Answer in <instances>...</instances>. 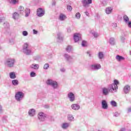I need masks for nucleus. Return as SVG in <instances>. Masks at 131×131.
Here are the masks:
<instances>
[{"label": "nucleus", "mask_w": 131, "mask_h": 131, "mask_svg": "<svg viewBox=\"0 0 131 131\" xmlns=\"http://www.w3.org/2000/svg\"><path fill=\"white\" fill-rule=\"evenodd\" d=\"M23 50L24 54L27 56H30V55H32V54H33L32 50L29 49V43H25L24 45Z\"/></svg>", "instance_id": "obj_1"}, {"label": "nucleus", "mask_w": 131, "mask_h": 131, "mask_svg": "<svg viewBox=\"0 0 131 131\" xmlns=\"http://www.w3.org/2000/svg\"><path fill=\"white\" fill-rule=\"evenodd\" d=\"M118 84H119V82L117 80H115L114 83L109 85V90L111 91L112 93L114 92H117L118 89Z\"/></svg>", "instance_id": "obj_2"}, {"label": "nucleus", "mask_w": 131, "mask_h": 131, "mask_svg": "<svg viewBox=\"0 0 131 131\" xmlns=\"http://www.w3.org/2000/svg\"><path fill=\"white\" fill-rule=\"evenodd\" d=\"M46 83L48 85H51L54 90H56L59 88V84H58V82L52 79H48L46 81Z\"/></svg>", "instance_id": "obj_3"}, {"label": "nucleus", "mask_w": 131, "mask_h": 131, "mask_svg": "<svg viewBox=\"0 0 131 131\" xmlns=\"http://www.w3.org/2000/svg\"><path fill=\"white\" fill-rule=\"evenodd\" d=\"M25 97V94L21 91H18L15 95V100L17 102H21Z\"/></svg>", "instance_id": "obj_4"}, {"label": "nucleus", "mask_w": 131, "mask_h": 131, "mask_svg": "<svg viewBox=\"0 0 131 131\" xmlns=\"http://www.w3.org/2000/svg\"><path fill=\"white\" fill-rule=\"evenodd\" d=\"M15 64V60L14 59H8L6 60L5 62V65L9 67V68H12L14 67Z\"/></svg>", "instance_id": "obj_5"}, {"label": "nucleus", "mask_w": 131, "mask_h": 131, "mask_svg": "<svg viewBox=\"0 0 131 131\" xmlns=\"http://www.w3.org/2000/svg\"><path fill=\"white\" fill-rule=\"evenodd\" d=\"M38 118L40 121H45L47 118V115L42 112H40L38 113Z\"/></svg>", "instance_id": "obj_6"}, {"label": "nucleus", "mask_w": 131, "mask_h": 131, "mask_svg": "<svg viewBox=\"0 0 131 131\" xmlns=\"http://www.w3.org/2000/svg\"><path fill=\"white\" fill-rule=\"evenodd\" d=\"M101 64L99 63H95V64H92L90 67V68L93 71H97V70L101 69Z\"/></svg>", "instance_id": "obj_7"}, {"label": "nucleus", "mask_w": 131, "mask_h": 131, "mask_svg": "<svg viewBox=\"0 0 131 131\" xmlns=\"http://www.w3.org/2000/svg\"><path fill=\"white\" fill-rule=\"evenodd\" d=\"M81 3L83 5V7H84V8H89L90 5L92 3V0H82Z\"/></svg>", "instance_id": "obj_8"}, {"label": "nucleus", "mask_w": 131, "mask_h": 131, "mask_svg": "<svg viewBox=\"0 0 131 131\" xmlns=\"http://www.w3.org/2000/svg\"><path fill=\"white\" fill-rule=\"evenodd\" d=\"M36 15L38 17H42L45 16V10L41 8H38Z\"/></svg>", "instance_id": "obj_9"}, {"label": "nucleus", "mask_w": 131, "mask_h": 131, "mask_svg": "<svg viewBox=\"0 0 131 131\" xmlns=\"http://www.w3.org/2000/svg\"><path fill=\"white\" fill-rule=\"evenodd\" d=\"M67 96L70 102H74L75 101V95H74V93L70 92Z\"/></svg>", "instance_id": "obj_10"}, {"label": "nucleus", "mask_w": 131, "mask_h": 131, "mask_svg": "<svg viewBox=\"0 0 131 131\" xmlns=\"http://www.w3.org/2000/svg\"><path fill=\"white\" fill-rule=\"evenodd\" d=\"M64 57L66 60H67V61L69 62V63H72V62H73V57L68 55V54H65L64 55Z\"/></svg>", "instance_id": "obj_11"}, {"label": "nucleus", "mask_w": 131, "mask_h": 131, "mask_svg": "<svg viewBox=\"0 0 131 131\" xmlns=\"http://www.w3.org/2000/svg\"><path fill=\"white\" fill-rule=\"evenodd\" d=\"M109 92H111V91H110V90L109 89V86L108 88H103L102 89V92L103 95H104V96H107V95H108Z\"/></svg>", "instance_id": "obj_12"}, {"label": "nucleus", "mask_w": 131, "mask_h": 131, "mask_svg": "<svg viewBox=\"0 0 131 131\" xmlns=\"http://www.w3.org/2000/svg\"><path fill=\"white\" fill-rule=\"evenodd\" d=\"M71 108L72 110H74L75 111H77L80 109V105L79 104H72L71 105Z\"/></svg>", "instance_id": "obj_13"}, {"label": "nucleus", "mask_w": 131, "mask_h": 131, "mask_svg": "<svg viewBox=\"0 0 131 131\" xmlns=\"http://www.w3.org/2000/svg\"><path fill=\"white\" fill-rule=\"evenodd\" d=\"M101 105L102 109H108V103H107V101H106V100H103L102 101Z\"/></svg>", "instance_id": "obj_14"}, {"label": "nucleus", "mask_w": 131, "mask_h": 131, "mask_svg": "<svg viewBox=\"0 0 131 131\" xmlns=\"http://www.w3.org/2000/svg\"><path fill=\"white\" fill-rule=\"evenodd\" d=\"M70 124L69 123H63L60 125L62 129H67L69 127Z\"/></svg>", "instance_id": "obj_15"}, {"label": "nucleus", "mask_w": 131, "mask_h": 131, "mask_svg": "<svg viewBox=\"0 0 131 131\" xmlns=\"http://www.w3.org/2000/svg\"><path fill=\"white\" fill-rule=\"evenodd\" d=\"M74 39L75 42H77L78 40H81V37H79V34L75 33L74 34Z\"/></svg>", "instance_id": "obj_16"}, {"label": "nucleus", "mask_w": 131, "mask_h": 131, "mask_svg": "<svg viewBox=\"0 0 131 131\" xmlns=\"http://www.w3.org/2000/svg\"><path fill=\"white\" fill-rule=\"evenodd\" d=\"M35 110L34 108H31L29 110L28 114L29 116L32 117L35 115Z\"/></svg>", "instance_id": "obj_17"}, {"label": "nucleus", "mask_w": 131, "mask_h": 131, "mask_svg": "<svg viewBox=\"0 0 131 131\" xmlns=\"http://www.w3.org/2000/svg\"><path fill=\"white\" fill-rule=\"evenodd\" d=\"M113 11V8L111 7H108L105 9V13L107 15H110Z\"/></svg>", "instance_id": "obj_18"}, {"label": "nucleus", "mask_w": 131, "mask_h": 131, "mask_svg": "<svg viewBox=\"0 0 131 131\" xmlns=\"http://www.w3.org/2000/svg\"><path fill=\"white\" fill-rule=\"evenodd\" d=\"M123 91L125 94H128V93H129V91H130V86L128 85H125Z\"/></svg>", "instance_id": "obj_19"}, {"label": "nucleus", "mask_w": 131, "mask_h": 131, "mask_svg": "<svg viewBox=\"0 0 131 131\" xmlns=\"http://www.w3.org/2000/svg\"><path fill=\"white\" fill-rule=\"evenodd\" d=\"M31 68L32 69H35V70H37L39 68V65L36 63H33L30 66Z\"/></svg>", "instance_id": "obj_20"}, {"label": "nucleus", "mask_w": 131, "mask_h": 131, "mask_svg": "<svg viewBox=\"0 0 131 131\" xmlns=\"http://www.w3.org/2000/svg\"><path fill=\"white\" fill-rule=\"evenodd\" d=\"M25 17H29L30 15V9L29 8H26L25 10Z\"/></svg>", "instance_id": "obj_21"}, {"label": "nucleus", "mask_w": 131, "mask_h": 131, "mask_svg": "<svg viewBox=\"0 0 131 131\" xmlns=\"http://www.w3.org/2000/svg\"><path fill=\"white\" fill-rule=\"evenodd\" d=\"M116 59L117 61H118V62H120V61L124 60L125 58L123 56L118 55L116 56Z\"/></svg>", "instance_id": "obj_22"}, {"label": "nucleus", "mask_w": 131, "mask_h": 131, "mask_svg": "<svg viewBox=\"0 0 131 131\" xmlns=\"http://www.w3.org/2000/svg\"><path fill=\"white\" fill-rule=\"evenodd\" d=\"M98 58L99 59V60H103V59L104 58V53L102 52H99L98 53Z\"/></svg>", "instance_id": "obj_23"}, {"label": "nucleus", "mask_w": 131, "mask_h": 131, "mask_svg": "<svg viewBox=\"0 0 131 131\" xmlns=\"http://www.w3.org/2000/svg\"><path fill=\"white\" fill-rule=\"evenodd\" d=\"M66 18V16H65L64 14L61 13L59 15V19L60 20V21H64V20H65Z\"/></svg>", "instance_id": "obj_24"}, {"label": "nucleus", "mask_w": 131, "mask_h": 131, "mask_svg": "<svg viewBox=\"0 0 131 131\" xmlns=\"http://www.w3.org/2000/svg\"><path fill=\"white\" fill-rule=\"evenodd\" d=\"M57 39L61 41L63 40V37H62V33L61 32L57 33Z\"/></svg>", "instance_id": "obj_25"}, {"label": "nucleus", "mask_w": 131, "mask_h": 131, "mask_svg": "<svg viewBox=\"0 0 131 131\" xmlns=\"http://www.w3.org/2000/svg\"><path fill=\"white\" fill-rule=\"evenodd\" d=\"M9 77L11 78V79H15V78H16V74H15V72L10 73Z\"/></svg>", "instance_id": "obj_26"}, {"label": "nucleus", "mask_w": 131, "mask_h": 131, "mask_svg": "<svg viewBox=\"0 0 131 131\" xmlns=\"http://www.w3.org/2000/svg\"><path fill=\"white\" fill-rule=\"evenodd\" d=\"M12 17L14 19V20H17V19H19V13L17 12H14L13 14Z\"/></svg>", "instance_id": "obj_27"}, {"label": "nucleus", "mask_w": 131, "mask_h": 131, "mask_svg": "<svg viewBox=\"0 0 131 131\" xmlns=\"http://www.w3.org/2000/svg\"><path fill=\"white\" fill-rule=\"evenodd\" d=\"M68 119L69 121H73L74 120V117L73 115L69 114L68 115Z\"/></svg>", "instance_id": "obj_28"}, {"label": "nucleus", "mask_w": 131, "mask_h": 131, "mask_svg": "<svg viewBox=\"0 0 131 131\" xmlns=\"http://www.w3.org/2000/svg\"><path fill=\"white\" fill-rule=\"evenodd\" d=\"M110 43L112 46H114V45H115V39L113 37L110 38Z\"/></svg>", "instance_id": "obj_29"}, {"label": "nucleus", "mask_w": 131, "mask_h": 131, "mask_svg": "<svg viewBox=\"0 0 131 131\" xmlns=\"http://www.w3.org/2000/svg\"><path fill=\"white\" fill-rule=\"evenodd\" d=\"M123 18L125 23H128V21H129V18H128V16H127V15H124L123 16Z\"/></svg>", "instance_id": "obj_30"}, {"label": "nucleus", "mask_w": 131, "mask_h": 131, "mask_svg": "<svg viewBox=\"0 0 131 131\" xmlns=\"http://www.w3.org/2000/svg\"><path fill=\"white\" fill-rule=\"evenodd\" d=\"M18 11L20 14H23L24 13V7L22 6H19Z\"/></svg>", "instance_id": "obj_31"}, {"label": "nucleus", "mask_w": 131, "mask_h": 131, "mask_svg": "<svg viewBox=\"0 0 131 131\" xmlns=\"http://www.w3.org/2000/svg\"><path fill=\"white\" fill-rule=\"evenodd\" d=\"M10 4H12V5H16V4H18L19 2L18 0H8Z\"/></svg>", "instance_id": "obj_32"}, {"label": "nucleus", "mask_w": 131, "mask_h": 131, "mask_svg": "<svg viewBox=\"0 0 131 131\" xmlns=\"http://www.w3.org/2000/svg\"><path fill=\"white\" fill-rule=\"evenodd\" d=\"M12 82V84L15 86L18 85L19 84V81H18V80H13Z\"/></svg>", "instance_id": "obj_33"}, {"label": "nucleus", "mask_w": 131, "mask_h": 131, "mask_svg": "<svg viewBox=\"0 0 131 131\" xmlns=\"http://www.w3.org/2000/svg\"><path fill=\"white\" fill-rule=\"evenodd\" d=\"M80 17H81V15L80 14V13L77 12L75 14V18L76 19H77V20H79L80 19Z\"/></svg>", "instance_id": "obj_34"}, {"label": "nucleus", "mask_w": 131, "mask_h": 131, "mask_svg": "<svg viewBox=\"0 0 131 131\" xmlns=\"http://www.w3.org/2000/svg\"><path fill=\"white\" fill-rule=\"evenodd\" d=\"M72 50V47L70 46H69L66 48V51L68 52V53H70L71 51Z\"/></svg>", "instance_id": "obj_35"}, {"label": "nucleus", "mask_w": 131, "mask_h": 131, "mask_svg": "<svg viewBox=\"0 0 131 131\" xmlns=\"http://www.w3.org/2000/svg\"><path fill=\"white\" fill-rule=\"evenodd\" d=\"M49 67H50V64L49 63H45L44 64L43 68V69H45V70H48Z\"/></svg>", "instance_id": "obj_36"}, {"label": "nucleus", "mask_w": 131, "mask_h": 131, "mask_svg": "<svg viewBox=\"0 0 131 131\" xmlns=\"http://www.w3.org/2000/svg\"><path fill=\"white\" fill-rule=\"evenodd\" d=\"M111 105H112V106L113 107H116V106H117V103L115 102V101L112 100L111 102Z\"/></svg>", "instance_id": "obj_37"}, {"label": "nucleus", "mask_w": 131, "mask_h": 131, "mask_svg": "<svg viewBox=\"0 0 131 131\" xmlns=\"http://www.w3.org/2000/svg\"><path fill=\"white\" fill-rule=\"evenodd\" d=\"M5 28H9L10 27V24L8 22H5L3 24Z\"/></svg>", "instance_id": "obj_38"}, {"label": "nucleus", "mask_w": 131, "mask_h": 131, "mask_svg": "<svg viewBox=\"0 0 131 131\" xmlns=\"http://www.w3.org/2000/svg\"><path fill=\"white\" fill-rule=\"evenodd\" d=\"M81 46H82V47H86V46H87L86 41L85 40H83L82 41Z\"/></svg>", "instance_id": "obj_39"}, {"label": "nucleus", "mask_w": 131, "mask_h": 131, "mask_svg": "<svg viewBox=\"0 0 131 131\" xmlns=\"http://www.w3.org/2000/svg\"><path fill=\"white\" fill-rule=\"evenodd\" d=\"M31 77H35L36 76V74L34 72H31L30 73Z\"/></svg>", "instance_id": "obj_40"}, {"label": "nucleus", "mask_w": 131, "mask_h": 131, "mask_svg": "<svg viewBox=\"0 0 131 131\" xmlns=\"http://www.w3.org/2000/svg\"><path fill=\"white\" fill-rule=\"evenodd\" d=\"M86 54L89 55L90 58H92V57H93V53L91 51H87Z\"/></svg>", "instance_id": "obj_41"}, {"label": "nucleus", "mask_w": 131, "mask_h": 131, "mask_svg": "<svg viewBox=\"0 0 131 131\" xmlns=\"http://www.w3.org/2000/svg\"><path fill=\"white\" fill-rule=\"evenodd\" d=\"M39 59H40V56H39V55H37L34 57V60H35V61H38Z\"/></svg>", "instance_id": "obj_42"}, {"label": "nucleus", "mask_w": 131, "mask_h": 131, "mask_svg": "<svg viewBox=\"0 0 131 131\" xmlns=\"http://www.w3.org/2000/svg\"><path fill=\"white\" fill-rule=\"evenodd\" d=\"M67 10H68V11L71 12L72 11V7H71V6L68 5L67 6Z\"/></svg>", "instance_id": "obj_43"}, {"label": "nucleus", "mask_w": 131, "mask_h": 131, "mask_svg": "<svg viewBox=\"0 0 131 131\" xmlns=\"http://www.w3.org/2000/svg\"><path fill=\"white\" fill-rule=\"evenodd\" d=\"M6 20V17L5 16L0 17V23H2L3 21Z\"/></svg>", "instance_id": "obj_44"}, {"label": "nucleus", "mask_w": 131, "mask_h": 131, "mask_svg": "<svg viewBox=\"0 0 131 131\" xmlns=\"http://www.w3.org/2000/svg\"><path fill=\"white\" fill-rule=\"evenodd\" d=\"M23 35L24 36H27V35H28V32L26 31H24L23 32Z\"/></svg>", "instance_id": "obj_45"}, {"label": "nucleus", "mask_w": 131, "mask_h": 131, "mask_svg": "<svg viewBox=\"0 0 131 131\" xmlns=\"http://www.w3.org/2000/svg\"><path fill=\"white\" fill-rule=\"evenodd\" d=\"M93 36H94V37H98L99 36V34H98V33L96 32H94L93 33Z\"/></svg>", "instance_id": "obj_46"}, {"label": "nucleus", "mask_w": 131, "mask_h": 131, "mask_svg": "<svg viewBox=\"0 0 131 131\" xmlns=\"http://www.w3.org/2000/svg\"><path fill=\"white\" fill-rule=\"evenodd\" d=\"M108 4V2L106 1H103L102 4L103 5V6H107V4Z\"/></svg>", "instance_id": "obj_47"}, {"label": "nucleus", "mask_w": 131, "mask_h": 131, "mask_svg": "<svg viewBox=\"0 0 131 131\" xmlns=\"http://www.w3.org/2000/svg\"><path fill=\"white\" fill-rule=\"evenodd\" d=\"M119 115H120V113H118V112H115L114 114V116L115 117H118V116H119Z\"/></svg>", "instance_id": "obj_48"}, {"label": "nucleus", "mask_w": 131, "mask_h": 131, "mask_svg": "<svg viewBox=\"0 0 131 131\" xmlns=\"http://www.w3.org/2000/svg\"><path fill=\"white\" fill-rule=\"evenodd\" d=\"M121 40L122 42H124V40H125V38L123 36L121 37Z\"/></svg>", "instance_id": "obj_49"}, {"label": "nucleus", "mask_w": 131, "mask_h": 131, "mask_svg": "<svg viewBox=\"0 0 131 131\" xmlns=\"http://www.w3.org/2000/svg\"><path fill=\"white\" fill-rule=\"evenodd\" d=\"M128 26V27H129V28H131V21H128L127 23H126Z\"/></svg>", "instance_id": "obj_50"}, {"label": "nucleus", "mask_w": 131, "mask_h": 131, "mask_svg": "<svg viewBox=\"0 0 131 131\" xmlns=\"http://www.w3.org/2000/svg\"><path fill=\"white\" fill-rule=\"evenodd\" d=\"M112 27H117V24L113 23L112 24Z\"/></svg>", "instance_id": "obj_51"}, {"label": "nucleus", "mask_w": 131, "mask_h": 131, "mask_svg": "<svg viewBox=\"0 0 131 131\" xmlns=\"http://www.w3.org/2000/svg\"><path fill=\"white\" fill-rule=\"evenodd\" d=\"M33 32L34 34H37V33H38L37 31H36V30H35L34 29L33 30Z\"/></svg>", "instance_id": "obj_52"}, {"label": "nucleus", "mask_w": 131, "mask_h": 131, "mask_svg": "<svg viewBox=\"0 0 131 131\" xmlns=\"http://www.w3.org/2000/svg\"><path fill=\"white\" fill-rule=\"evenodd\" d=\"M131 112V107H129L127 108V113H129Z\"/></svg>", "instance_id": "obj_53"}, {"label": "nucleus", "mask_w": 131, "mask_h": 131, "mask_svg": "<svg viewBox=\"0 0 131 131\" xmlns=\"http://www.w3.org/2000/svg\"><path fill=\"white\" fill-rule=\"evenodd\" d=\"M60 71H61V72H65V69L64 68L60 69Z\"/></svg>", "instance_id": "obj_54"}, {"label": "nucleus", "mask_w": 131, "mask_h": 131, "mask_svg": "<svg viewBox=\"0 0 131 131\" xmlns=\"http://www.w3.org/2000/svg\"><path fill=\"white\" fill-rule=\"evenodd\" d=\"M2 112H3V107L2 105H0V113H2Z\"/></svg>", "instance_id": "obj_55"}, {"label": "nucleus", "mask_w": 131, "mask_h": 131, "mask_svg": "<svg viewBox=\"0 0 131 131\" xmlns=\"http://www.w3.org/2000/svg\"><path fill=\"white\" fill-rule=\"evenodd\" d=\"M67 31H68V32H71V29L70 28H68Z\"/></svg>", "instance_id": "obj_56"}, {"label": "nucleus", "mask_w": 131, "mask_h": 131, "mask_svg": "<svg viewBox=\"0 0 131 131\" xmlns=\"http://www.w3.org/2000/svg\"><path fill=\"white\" fill-rule=\"evenodd\" d=\"M85 14L86 16H89V12H88V11H86L85 12Z\"/></svg>", "instance_id": "obj_57"}, {"label": "nucleus", "mask_w": 131, "mask_h": 131, "mask_svg": "<svg viewBox=\"0 0 131 131\" xmlns=\"http://www.w3.org/2000/svg\"><path fill=\"white\" fill-rule=\"evenodd\" d=\"M3 120H6V119H7V118L6 117H4L3 118Z\"/></svg>", "instance_id": "obj_58"}, {"label": "nucleus", "mask_w": 131, "mask_h": 131, "mask_svg": "<svg viewBox=\"0 0 131 131\" xmlns=\"http://www.w3.org/2000/svg\"><path fill=\"white\" fill-rule=\"evenodd\" d=\"M45 108H49V105H46L45 106Z\"/></svg>", "instance_id": "obj_59"}, {"label": "nucleus", "mask_w": 131, "mask_h": 131, "mask_svg": "<svg viewBox=\"0 0 131 131\" xmlns=\"http://www.w3.org/2000/svg\"><path fill=\"white\" fill-rule=\"evenodd\" d=\"M55 4L56 3L55 2H53V4H52L53 6H55Z\"/></svg>", "instance_id": "obj_60"}, {"label": "nucleus", "mask_w": 131, "mask_h": 131, "mask_svg": "<svg viewBox=\"0 0 131 131\" xmlns=\"http://www.w3.org/2000/svg\"><path fill=\"white\" fill-rule=\"evenodd\" d=\"M130 55H131V51L130 52Z\"/></svg>", "instance_id": "obj_61"}, {"label": "nucleus", "mask_w": 131, "mask_h": 131, "mask_svg": "<svg viewBox=\"0 0 131 131\" xmlns=\"http://www.w3.org/2000/svg\"><path fill=\"white\" fill-rule=\"evenodd\" d=\"M0 78H1V75H0Z\"/></svg>", "instance_id": "obj_62"}]
</instances>
